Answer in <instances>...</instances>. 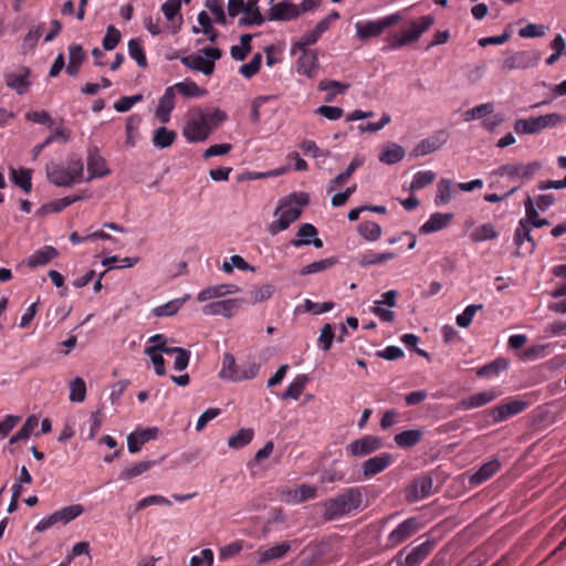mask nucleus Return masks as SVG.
Listing matches in <instances>:
<instances>
[{
  "label": "nucleus",
  "mask_w": 566,
  "mask_h": 566,
  "mask_svg": "<svg viewBox=\"0 0 566 566\" xmlns=\"http://www.w3.org/2000/svg\"><path fill=\"white\" fill-rule=\"evenodd\" d=\"M308 203L310 196L306 192H292L282 198L274 210V216L279 214V219L268 226L269 233L275 235L286 230L294 221L300 219L302 208Z\"/></svg>",
  "instance_id": "nucleus-1"
},
{
  "label": "nucleus",
  "mask_w": 566,
  "mask_h": 566,
  "mask_svg": "<svg viewBox=\"0 0 566 566\" xmlns=\"http://www.w3.org/2000/svg\"><path fill=\"white\" fill-rule=\"evenodd\" d=\"M363 502V494L358 488L346 489L337 497L328 500L324 504L325 520H334L337 516L348 514L357 510Z\"/></svg>",
  "instance_id": "nucleus-2"
},
{
  "label": "nucleus",
  "mask_w": 566,
  "mask_h": 566,
  "mask_svg": "<svg viewBox=\"0 0 566 566\" xmlns=\"http://www.w3.org/2000/svg\"><path fill=\"white\" fill-rule=\"evenodd\" d=\"M566 120V117L558 113H549L536 117L521 118L514 122V130L521 135H534L547 127H554Z\"/></svg>",
  "instance_id": "nucleus-3"
},
{
  "label": "nucleus",
  "mask_w": 566,
  "mask_h": 566,
  "mask_svg": "<svg viewBox=\"0 0 566 566\" xmlns=\"http://www.w3.org/2000/svg\"><path fill=\"white\" fill-rule=\"evenodd\" d=\"M84 512V506L82 504H73L70 506H65L51 515H49L46 518H43L35 527L34 531H46L48 528H51L59 523L62 525L67 524L69 522L73 521L77 516H80Z\"/></svg>",
  "instance_id": "nucleus-4"
},
{
  "label": "nucleus",
  "mask_w": 566,
  "mask_h": 566,
  "mask_svg": "<svg viewBox=\"0 0 566 566\" xmlns=\"http://www.w3.org/2000/svg\"><path fill=\"white\" fill-rule=\"evenodd\" d=\"M382 447V441L376 436H364L359 439L352 441L346 447V452L350 457H366L369 455Z\"/></svg>",
  "instance_id": "nucleus-5"
},
{
  "label": "nucleus",
  "mask_w": 566,
  "mask_h": 566,
  "mask_svg": "<svg viewBox=\"0 0 566 566\" xmlns=\"http://www.w3.org/2000/svg\"><path fill=\"white\" fill-rule=\"evenodd\" d=\"M528 402L521 399H514L505 403H500L485 412L492 417L494 423L506 420L507 418L515 416L526 409Z\"/></svg>",
  "instance_id": "nucleus-6"
},
{
  "label": "nucleus",
  "mask_w": 566,
  "mask_h": 566,
  "mask_svg": "<svg viewBox=\"0 0 566 566\" xmlns=\"http://www.w3.org/2000/svg\"><path fill=\"white\" fill-rule=\"evenodd\" d=\"M541 60V52L538 51H521L517 52L503 61L502 67L505 71H512L515 69L525 70L530 66H534Z\"/></svg>",
  "instance_id": "nucleus-7"
},
{
  "label": "nucleus",
  "mask_w": 566,
  "mask_h": 566,
  "mask_svg": "<svg viewBox=\"0 0 566 566\" xmlns=\"http://www.w3.org/2000/svg\"><path fill=\"white\" fill-rule=\"evenodd\" d=\"M198 119L189 120L184 127L182 134L189 143L205 142L209 137L205 112L197 109Z\"/></svg>",
  "instance_id": "nucleus-8"
},
{
  "label": "nucleus",
  "mask_w": 566,
  "mask_h": 566,
  "mask_svg": "<svg viewBox=\"0 0 566 566\" xmlns=\"http://www.w3.org/2000/svg\"><path fill=\"white\" fill-rule=\"evenodd\" d=\"M245 301L243 298H229L223 301H214L206 304L202 307V313L206 315H222L231 317L239 311Z\"/></svg>",
  "instance_id": "nucleus-9"
},
{
  "label": "nucleus",
  "mask_w": 566,
  "mask_h": 566,
  "mask_svg": "<svg viewBox=\"0 0 566 566\" xmlns=\"http://www.w3.org/2000/svg\"><path fill=\"white\" fill-rule=\"evenodd\" d=\"M87 181L93 178H103L111 174L107 167L105 158L99 154L96 146L88 148L87 150Z\"/></svg>",
  "instance_id": "nucleus-10"
},
{
  "label": "nucleus",
  "mask_w": 566,
  "mask_h": 566,
  "mask_svg": "<svg viewBox=\"0 0 566 566\" xmlns=\"http://www.w3.org/2000/svg\"><path fill=\"white\" fill-rule=\"evenodd\" d=\"M447 137L444 132L440 130L431 135L430 137L420 140L409 153L411 158L427 156L438 149L446 143Z\"/></svg>",
  "instance_id": "nucleus-11"
},
{
  "label": "nucleus",
  "mask_w": 566,
  "mask_h": 566,
  "mask_svg": "<svg viewBox=\"0 0 566 566\" xmlns=\"http://www.w3.org/2000/svg\"><path fill=\"white\" fill-rule=\"evenodd\" d=\"M381 527L389 531H417L424 527V524L418 517L402 520L401 513L396 512L384 520Z\"/></svg>",
  "instance_id": "nucleus-12"
},
{
  "label": "nucleus",
  "mask_w": 566,
  "mask_h": 566,
  "mask_svg": "<svg viewBox=\"0 0 566 566\" xmlns=\"http://www.w3.org/2000/svg\"><path fill=\"white\" fill-rule=\"evenodd\" d=\"M434 546V539H426L412 548V551L405 557L403 562L400 559L405 551H401L398 555V562L401 566H418L431 553Z\"/></svg>",
  "instance_id": "nucleus-13"
},
{
  "label": "nucleus",
  "mask_w": 566,
  "mask_h": 566,
  "mask_svg": "<svg viewBox=\"0 0 566 566\" xmlns=\"http://www.w3.org/2000/svg\"><path fill=\"white\" fill-rule=\"evenodd\" d=\"M45 171L48 180L56 187H72L76 184L70 171L54 161L46 165Z\"/></svg>",
  "instance_id": "nucleus-14"
},
{
  "label": "nucleus",
  "mask_w": 566,
  "mask_h": 566,
  "mask_svg": "<svg viewBox=\"0 0 566 566\" xmlns=\"http://www.w3.org/2000/svg\"><path fill=\"white\" fill-rule=\"evenodd\" d=\"M297 18L296 4L289 0L272 4L268 12V20L270 21H291Z\"/></svg>",
  "instance_id": "nucleus-15"
},
{
  "label": "nucleus",
  "mask_w": 566,
  "mask_h": 566,
  "mask_svg": "<svg viewBox=\"0 0 566 566\" xmlns=\"http://www.w3.org/2000/svg\"><path fill=\"white\" fill-rule=\"evenodd\" d=\"M296 65V70L300 74H303L308 78L316 76L319 69L317 51L304 50V53L298 57Z\"/></svg>",
  "instance_id": "nucleus-16"
},
{
  "label": "nucleus",
  "mask_w": 566,
  "mask_h": 566,
  "mask_svg": "<svg viewBox=\"0 0 566 566\" xmlns=\"http://www.w3.org/2000/svg\"><path fill=\"white\" fill-rule=\"evenodd\" d=\"M158 428H147L136 430L127 436V448L130 453H137L142 447L149 440L156 439L158 436Z\"/></svg>",
  "instance_id": "nucleus-17"
},
{
  "label": "nucleus",
  "mask_w": 566,
  "mask_h": 566,
  "mask_svg": "<svg viewBox=\"0 0 566 566\" xmlns=\"http://www.w3.org/2000/svg\"><path fill=\"white\" fill-rule=\"evenodd\" d=\"M433 478L442 480L441 473L438 470L433 471L431 474H426L413 480L410 485V494L415 499H424L429 496L433 485Z\"/></svg>",
  "instance_id": "nucleus-18"
},
{
  "label": "nucleus",
  "mask_w": 566,
  "mask_h": 566,
  "mask_svg": "<svg viewBox=\"0 0 566 566\" xmlns=\"http://www.w3.org/2000/svg\"><path fill=\"white\" fill-rule=\"evenodd\" d=\"M391 462L392 457L389 453H381L380 455L369 458L363 462V474L365 478L374 476L388 468Z\"/></svg>",
  "instance_id": "nucleus-19"
},
{
  "label": "nucleus",
  "mask_w": 566,
  "mask_h": 566,
  "mask_svg": "<svg viewBox=\"0 0 566 566\" xmlns=\"http://www.w3.org/2000/svg\"><path fill=\"white\" fill-rule=\"evenodd\" d=\"M30 74L31 70L29 67L21 66L20 74H6V85L14 90L19 95H23L31 86V82L28 80Z\"/></svg>",
  "instance_id": "nucleus-20"
},
{
  "label": "nucleus",
  "mask_w": 566,
  "mask_h": 566,
  "mask_svg": "<svg viewBox=\"0 0 566 566\" xmlns=\"http://www.w3.org/2000/svg\"><path fill=\"white\" fill-rule=\"evenodd\" d=\"M175 87H167L165 90L164 95L160 97L157 109L156 117L163 124H166L170 119V113L175 108Z\"/></svg>",
  "instance_id": "nucleus-21"
},
{
  "label": "nucleus",
  "mask_w": 566,
  "mask_h": 566,
  "mask_svg": "<svg viewBox=\"0 0 566 566\" xmlns=\"http://www.w3.org/2000/svg\"><path fill=\"white\" fill-rule=\"evenodd\" d=\"M453 218H454V214L451 212L432 213L430 216L429 220L419 228V233L428 234V233L440 231V230L444 229L446 227H448V224L453 220Z\"/></svg>",
  "instance_id": "nucleus-22"
},
{
  "label": "nucleus",
  "mask_w": 566,
  "mask_h": 566,
  "mask_svg": "<svg viewBox=\"0 0 566 566\" xmlns=\"http://www.w3.org/2000/svg\"><path fill=\"white\" fill-rule=\"evenodd\" d=\"M240 291H241V289L234 284H219V285L209 286V287L202 290L198 294L197 300L199 302H206L210 298L221 297V296H224L228 294H234Z\"/></svg>",
  "instance_id": "nucleus-23"
},
{
  "label": "nucleus",
  "mask_w": 566,
  "mask_h": 566,
  "mask_svg": "<svg viewBox=\"0 0 566 566\" xmlns=\"http://www.w3.org/2000/svg\"><path fill=\"white\" fill-rule=\"evenodd\" d=\"M525 241L530 244L527 248V253L533 254L536 248V242L531 234V227L527 226L524 221L520 220L518 227L514 233V243L517 249H520ZM515 255H521L518 250L515 251Z\"/></svg>",
  "instance_id": "nucleus-24"
},
{
  "label": "nucleus",
  "mask_w": 566,
  "mask_h": 566,
  "mask_svg": "<svg viewBox=\"0 0 566 566\" xmlns=\"http://www.w3.org/2000/svg\"><path fill=\"white\" fill-rule=\"evenodd\" d=\"M86 54L80 44H72L69 46V63L66 65V73L74 77L78 74L82 63L85 61Z\"/></svg>",
  "instance_id": "nucleus-25"
},
{
  "label": "nucleus",
  "mask_w": 566,
  "mask_h": 566,
  "mask_svg": "<svg viewBox=\"0 0 566 566\" xmlns=\"http://www.w3.org/2000/svg\"><path fill=\"white\" fill-rule=\"evenodd\" d=\"M315 494L316 489L307 484H302L295 490L282 491L283 500L287 503H301L314 497Z\"/></svg>",
  "instance_id": "nucleus-26"
},
{
  "label": "nucleus",
  "mask_w": 566,
  "mask_h": 566,
  "mask_svg": "<svg viewBox=\"0 0 566 566\" xmlns=\"http://www.w3.org/2000/svg\"><path fill=\"white\" fill-rule=\"evenodd\" d=\"M500 461L497 459H492L491 461L482 464L479 470L470 476V484L478 485L489 480L495 472L500 470Z\"/></svg>",
  "instance_id": "nucleus-27"
},
{
  "label": "nucleus",
  "mask_w": 566,
  "mask_h": 566,
  "mask_svg": "<svg viewBox=\"0 0 566 566\" xmlns=\"http://www.w3.org/2000/svg\"><path fill=\"white\" fill-rule=\"evenodd\" d=\"M510 367V359L505 357H497L496 359L492 360L491 363H488L480 367L476 370L478 377H485L491 378L496 375H499L502 371H505Z\"/></svg>",
  "instance_id": "nucleus-28"
},
{
  "label": "nucleus",
  "mask_w": 566,
  "mask_h": 566,
  "mask_svg": "<svg viewBox=\"0 0 566 566\" xmlns=\"http://www.w3.org/2000/svg\"><path fill=\"white\" fill-rule=\"evenodd\" d=\"M526 217L521 219L531 228H543L549 224V221L544 218H539L538 211L535 208L534 201L531 196H527L524 200Z\"/></svg>",
  "instance_id": "nucleus-29"
},
{
  "label": "nucleus",
  "mask_w": 566,
  "mask_h": 566,
  "mask_svg": "<svg viewBox=\"0 0 566 566\" xmlns=\"http://www.w3.org/2000/svg\"><path fill=\"white\" fill-rule=\"evenodd\" d=\"M405 154V148L402 146L396 143H387L379 155V161L386 165H395L402 160Z\"/></svg>",
  "instance_id": "nucleus-30"
},
{
  "label": "nucleus",
  "mask_w": 566,
  "mask_h": 566,
  "mask_svg": "<svg viewBox=\"0 0 566 566\" xmlns=\"http://www.w3.org/2000/svg\"><path fill=\"white\" fill-rule=\"evenodd\" d=\"M11 181L25 193L32 190V170L29 168H10Z\"/></svg>",
  "instance_id": "nucleus-31"
},
{
  "label": "nucleus",
  "mask_w": 566,
  "mask_h": 566,
  "mask_svg": "<svg viewBox=\"0 0 566 566\" xmlns=\"http://www.w3.org/2000/svg\"><path fill=\"white\" fill-rule=\"evenodd\" d=\"M59 255L57 250L54 247L46 245L43 249L34 252L31 256H29L27 261V265L29 268H36L40 265H45L51 260Z\"/></svg>",
  "instance_id": "nucleus-32"
},
{
  "label": "nucleus",
  "mask_w": 566,
  "mask_h": 566,
  "mask_svg": "<svg viewBox=\"0 0 566 566\" xmlns=\"http://www.w3.org/2000/svg\"><path fill=\"white\" fill-rule=\"evenodd\" d=\"M318 233L317 229L312 223H302L296 232L297 239L291 241V245L301 248L303 245H311V240Z\"/></svg>",
  "instance_id": "nucleus-33"
},
{
  "label": "nucleus",
  "mask_w": 566,
  "mask_h": 566,
  "mask_svg": "<svg viewBox=\"0 0 566 566\" xmlns=\"http://www.w3.org/2000/svg\"><path fill=\"white\" fill-rule=\"evenodd\" d=\"M422 431L419 429L405 430L395 436L394 440L399 448L408 449L420 442Z\"/></svg>",
  "instance_id": "nucleus-34"
},
{
  "label": "nucleus",
  "mask_w": 566,
  "mask_h": 566,
  "mask_svg": "<svg viewBox=\"0 0 566 566\" xmlns=\"http://www.w3.org/2000/svg\"><path fill=\"white\" fill-rule=\"evenodd\" d=\"M164 458H161L159 461H142L138 463H135L134 465L124 469L120 473L118 479L123 481H128L134 478H137L142 475L143 473L147 472L150 468H153L155 464L159 463Z\"/></svg>",
  "instance_id": "nucleus-35"
},
{
  "label": "nucleus",
  "mask_w": 566,
  "mask_h": 566,
  "mask_svg": "<svg viewBox=\"0 0 566 566\" xmlns=\"http://www.w3.org/2000/svg\"><path fill=\"white\" fill-rule=\"evenodd\" d=\"M363 165L364 158L359 156L354 157L347 168L331 180L327 192H332L336 186L343 185L354 174V171Z\"/></svg>",
  "instance_id": "nucleus-36"
},
{
  "label": "nucleus",
  "mask_w": 566,
  "mask_h": 566,
  "mask_svg": "<svg viewBox=\"0 0 566 566\" xmlns=\"http://www.w3.org/2000/svg\"><path fill=\"white\" fill-rule=\"evenodd\" d=\"M310 381V378L307 375L302 374L298 375L293 382L290 384V386L286 388V390L281 395V399H298L302 395L306 384Z\"/></svg>",
  "instance_id": "nucleus-37"
},
{
  "label": "nucleus",
  "mask_w": 566,
  "mask_h": 566,
  "mask_svg": "<svg viewBox=\"0 0 566 566\" xmlns=\"http://www.w3.org/2000/svg\"><path fill=\"white\" fill-rule=\"evenodd\" d=\"M180 61L186 67L201 72L207 76L211 75L216 67V64L212 61H208L200 55H196V64H190V56H182Z\"/></svg>",
  "instance_id": "nucleus-38"
},
{
  "label": "nucleus",
  "mask_w": 566,
  "mask_h": 566,
  "mask_svg": "<svg viewBox=\"0 0 566 566\" xmlns=\"http://www.w3.org/2000/svg\"><path fill=\"white\" fill-rule=\"evenodd\" d=\"M239 373L234 356L230 353L223 354L220 378L239 381Z\"/></svg>",
  "instance_id": "nucleus-39"
},
{
  "label": "nucleus",
  "mask_w": 566,
  "mask_h": 566,
  "mask_svg": "<svg viewBox=\"0 0 566 566\" xmlns=\"http://www.w3.org/2000/svg\"><path fill=\"white\" fill-rule=\"evenodd\" d=\"M495 399L493 391H482L461 400L460 406L464 409L479 408Z\"/></svg>",
  "instance_id": "nucleus-40"
},
{
  "label": "nucleus",
  "mask_w": 566,
  "mask_h": 566,
  "mask_svg": "<svg viewBox=\"0 0 566 566\" xmlns=\"http://www.w3.org/2000/svg\"><path fill=\"white\" fill-rule=\"evenodd\" d=\"M177 134L175 130L161 126L154 132L153 144L158 148H167L176 140Z\"/></svg>",
  "instance_id": "nucleus-41"
},
{
  "label": "nucleus",
  "mask_w": 566,
  "mask_h": 566,
  "mask_svg": "<svg viewBox=\"0 0 566 566\" xmlns=\"http://www.w3.org/2000/svg\"><path fill=\"white\" fill-rule=\"evenodd\" d=\"M290 551V544L280 543L272 547L260 551L259 564H264L270 560L279 559L283 557Z\"/></svg>",
  "instance_id": "nucleus-42"
},
{
  "label": "nucleus",
  "mask_w": 566,
  "mask_h": 566,
  "mask_svg": "<svg viewBox=\"0 0 566 566\" xmlns=\"http://www.w3.org/2000/svg\"><path fill=\"white\" fill-rule=\"evenodd\" d=\"M382 32L384 31L381 29L379 20L378 21H368L364 24L363 23L356 24L357 36L363 41L368 40L370 38L379 36Z\"/></svg>",
  "instance_id": "nucleus-43"
},
{
  "label": "nucleus",
  "mask_w": 566,
  "mask_h": 566,
  "mask_svg": "<svg viewBox=\"0 0 566 566\" xmlns=\"http://www.w3.org/2000/svg\"><path fill=\"white\" fill-rule=\"evenodd\" d=\"M338 263V259L336 256H331L327 259L318 260L315 262H312L304 268L301 269L300 275H310L318 272H323L335 264Z\"/></svg>",
  "instance_id": "nucleus-44"
},
{
  "label": "nucleus",
  "mask_w": 566,
  "mask_h": 566,
  "mask_svg": "<svg viewBox=\"0 0 566 566\" xmlns=\"http://www.w3.org/2000/svg\"><path fill=\"white\" fill-rule=\"evenodd\" d=\"M254 436V431L251 428H242L235 434L228 439V446L231 449H241L248 446Z\"/></svg>",
  "instance_id": "nucleus-45"
},
{
  "label": "nucleus",
  "mask_w": 566,
  "mask_h": 566,
  "mask_svg": "<svg viewBox=\"0 0 566 566\" xmlns=\"http://www.w3.org/2000/svg\"><path fill=\"white\" fill-rule=\"evenodd\" d=\"M396 258L395 252H382V253H374L371 251L366 252L361 255L359 260V265L361 268H366L369 265L381 264L386 261L392 260Z\"/></svg>",
  "instance_id": "nucleus-46"
},
{
  "label": "nucleus",
  "mask_w": 566,
  "mask_h": 566,
  "mask_svg": "<svg viewBox=\"0 0 566 566\" xmlns=\"http://www.w3.org/2000/svg\"><path fill=\"white\" fill-rule=\"evenodd\" d=\"M358 233L367 241H377L381 237V227L374 221H364L357 227Z\"/></svg>",
  "instance_id": "nucleus-47"
},
{
  "label": "nucleus",
  "mask_w": 566,
  "mask_h": 566,
  "mask_svg": "<svg viewBox=\"0 0 566 566\" xmlns=\"http://www.w3.org/2000/svg\"><path fill=\"white\" fill-rule=\"evenodd\" d=\"M499 235L494 226L491 223H484L476 227L471 233L470 238L473 242L479 243L486 240H494Z\"/></svg>",
  "instance_id": "nucleus-48"
},
{
  "label": "nucleus",
  "mask_w": 566,
  "mask_h": 566,
  "mask_svg": "<svg viewBox=\"0 0 566 566\" xmlns=\"http://www.w3.org/2000/svg\"><path fill=\"white\" fill-rule=\"evenodd\" d=\"M172 87L177 90V92L185 97H195V96H203L207 94L206 88L199 87L193 81L187 80L185 82H179L175 84Z\"/></svg>",
  "instance_id": "nucleus-49"
},
{
  "label": "nucleus",
  "mask_w": 566,
  "mask_h": 566,
  "mask_svg": "<svg viewBox=\"0 0 566 566\" xmlns=\"http://www.w3.org/2000/svg\"><path fill=\"white\" fill-rule=\"evenodd\" d=\"M128 53L129 56L136 61L139 67L145 69L147 66V57L142 48V41L139 39L129 40Z\"/></svg>",
  "instance_id": "nucleus-50"
},
{
  "label": "nucleus",
  "mask_w": 566,
  "mask_h": 566,
  "mask_svg": "<svg viewBox=\"0 0 566 566\" xmlns=\"http://www.w3.org/2000/svg\"><path fill=\"white\" fill-rule=\"evenodd\" d=\"M69 206H70L69 196H66V197H63L61 199H57V200L51 201L49 203L42 205L36 210V216L45 217V216H48L49 213H52V212L57 213V212H61L63 209H65Z\"/></svg>",
  "instance_id": "nucleus-51"
},
{
  "label": "nucleus",
  "mask_w": 566,
  "mask_h": 566,
  "mask_svg": "<svg viewBox=\"0 0 566 566\" xmlns=\"http://www.w3.org/2000/svg\"><path fill=\"white\" fill-rule=\"evenodd\" d=\"M86 397V385L81 377L74 378L70 382V400L72 402H82Z\"/></svg>",
  "instance_id": "nucleus-52"
},
{
  "label": "nucleus",
  "mask_w": 566,
  "mask_h": 566,
  "mask_svg": "<svg viewBox=\"0 0 566 566\" xmlns=\"http://www.w3.org/2000/svg\"><path fill=\"white\" fill-rule=\"evenodd\" d=\"M452 181L449 179H441L437 185V196L434 199L436 205H446L452 200L451 193Z\"/></svg>",
  "instance_id": "nucleus-53"
},
{
  "label": "nucleus",
  "mask_w": 566,
  "mask_h": 566,
  "mask_svg": "<svg viewBox=\"0 0 566 566\" xmlns=\"http://www.w3.org/2000/svg\"><path fill=\"white\" fill-rule=\"evenodd\" d=\"M436 179V174L431 170L419 171L415 175L413 180L410 184V191L420 190L428 185L432 184Z\"/></svg>",
  "instance_id": "nucleus-54"
},
{
  "label": "nucleus",
  "mask_w": 566,
  "mask_h": 566,
  "mask_svg": "<svg viewBox=\"0 0 566 566\" xmlns=\"http://www.w3.org/2000/svg\"><path fill=\"white\" fill-rule=\"evenodd\" d=\"M482 308H483L482 304H471V305L467 306L465 310L463 311V313H461L457 316V318H455L457 325L461 328L469 327L472 323V319H473L475 313Z\"/></svg>",
  "instance_id": "nucleus-55"
},
{
  "label": "nucleus",
  "mask_w": 566,
  "mask_h": 566,
  "mask_svg": "<svg viewBox=\"0 0 566 566\" xmlns=\"http://www.w3.org/2000/svg\"><path fill=\"white\" fill-rule=\"evenodd\" d=\"M494 111L493 103H484L481 105H478L463 114V118L465 122L473 120L475 118H482L485 115L492 114Z\"/></svg>",
  "instance_id": "nucleus-56"
},
{
  "label": "nucleus",
  "mask_w": 566,
  "mask_h": 566,
  "mask_svg": "<svg viewBox=\"0 0 566 566\" xmlns=\"http://www.w3.org/2000/svg\"><path fill=\"white\" fill-rule=\"evenodd\" d=\"M261 63H262V54L255 53L249 63L243 64L239 67V72L244 77L251 78L260 71Z\"/></svg>",
  "instance_id": "nucleus-57"
},
{
  "label": "nucleus",
  "mask_w": 566,
  "mask_h": 566,
  "mask_svg": "<svg viewBox=\"0 0 566 566\" xmlns=\"http://www.w3.org/2000/svg\"><path fill=\"white\" fill-rule=\"evenodd\" d=\"M185 300H172V301H169L167 302L166 304L164 305H160V306H157L153 310V313L155 316L157 317H161V316H172L175 315L181 304L184 303Z\"/></svg>",
  "instance_id": "nucleus-58"
},
{
  "label": "nucleus",
  "mask_w": 566,
  "mask_h": 566,
  "mask_svg": "<svg viewBox=\"0 0 566 566\" xmlns=\"http://www.w3.org/2000/svg\"><path fill=\"white\" fill-rule=\"evenodd\" d=\"M42 34V25L33 27L29 30V32L24 35L22 51L23 53H28L33 50L41 38Z\"/></svg>",
  "instance_id": "nucleus-59"
},
{
  "label": "nucleus",
  "mask_w": 566,
  "mask_h": 566,
  "mask_svg": "<svg viewBox=\"0 0 566 566\" xmlns=\"http://www.w3.org/2000/svg\"><path fill=\"white\" fill-rule=\"evenodd\" d=\"M275 292L273 284H264L262 286L254 287L251 294L252 303H259L269 300Z\"/></svg>",
  "instance_id": "nucleus-60"
},
{
  "label": "nucleus",
  "mask_w": 566,
  "mask_h": 566,
  "mask_svg": "<svg viewBox=\"0 0 566 566\" xmlns=\"http://www.w3.org/2000/svg\"><path fill=\"white\" fill-rule=\"evenodd\" d=\"M340 461L334 460L331 467L322 472L323 482H336L342 481L345 476V472L339 470Z\"/></svg>",
  "instance_id": "nucleus-61"
},
{
  "label": "nucleus",
  "mask_w": 566,
  "mask_h": 566,
  "mask_svg": "<svg viewBox=\"0 0 566 566\" xmlns=\"http://www.w3.org/2000/svg\"><path fill=\"white\" fill-rule=\"evenodd\" d=\"M67 171L70 175L75 178V181L78 182L83 178L84 165L82 158L78 155H71L69 159Z\"/></svg>",
  "instance_id": "nucleus-62"
},
{
  "label": "nucleus",
  "mask_w": 566,
  "mask_h": 566,
  "mask_svg": "<svg viewBox=\"0 0 566 566\" xmlns=\"http://www.w3.org/2000/svg\"><path fill=\"white\" fill-rule=\"evenodd\" d=\"M120 36V32L114 25H109L102 42L104 50H114L119 43Z\"/></svg>",
  "instance_id": "nucleus-63"
},
{
  "label": "nucleus",
  "mask_w": 566,
  "mask_h": 566,
  "mask_svg": "<svg viewBox=\"0 0 566 566\" xmlns=\"http://www.w3.org/2000/svg\"><path fill=\"white\" fill-rule=\"evenodd\" d=\"M213 553L210 548H203L199 555L190 558V566H212Z\"/></svg>",
  "instance_id": "nucleus-64"
}]
</instances>
